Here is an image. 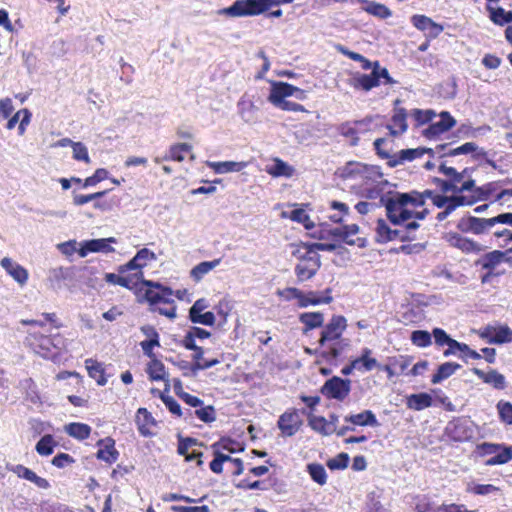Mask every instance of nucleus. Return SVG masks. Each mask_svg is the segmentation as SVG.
Listing matches in <instances>:
<instances>
[{
	"instance_id": "1",
	"label": "nucleus",
	"mask_w": 512,
	"mask_h": 512,
	"mask_svg": "<svg viewBox=\"0 0 512 512\" xmlns=\"http://www.w3.org/2000/svg\"><path fill=\"white\" fill-rule=\"evenodd\" d=\"M391 196H382L381 205L385 207L386 217L395 226H402L406 221L412 219L408 205L421 207L424 200L418 191L394 192Z\"/></svg>"
},
{
	"instance_id": "2",
	"label": "nucleus",
	"mask_w": 512,
	"mask_h": 512,
	"mask_svg": "<svg viewBox=\"0 0 512 512\" xmlns=\"http://www.w3.org/2000/svg\"><path fill=\"white\" fill-rule=\"evenodd\" d=\"M294 0H236L229 7L218 13L229 17L256 16L268 11L273 6L292 3Z\"/></svg>"
},
{
	"instance_id": "3",
	"label": "nucleus",
	"mask_w": 512,
	"mask_h": 512,
	"mask_svg": "<svg viewBox=\"0 0 512 512\" xmlns=\"http://www.w3.org/2000/svg\"><path fill=\"white\" fill-rule=\"evenodd\" d=\"M396 83L397 81L390 76L389 71L385 67L377 68L369 74L356 73L352 78V86L355 89L363 90L365 92H368L381 84L393 85Z\"/></svg>"
},
{
	"instance_id": "4",
	"label": "nucleus",
	"mask_w": 512,
	"mask_h": 512,
	"mask_svg": "<svg viewBox=\"0 0 512 512\" xmlns=\"http://www.w3.org/2000/svg\"><path fill=\"white\" fill-rule=\"evenodd\" d=\"M141 284L146 287L141 297L144 301L148 302L150 306H154L159 303H174L171 299L174 291L170 287L164 286L159 282L145 279L141 281Z\"/></svg>"
},
{
	"instance_id": "5",
	"label": "nucleus",
	"mask_w": 512,
	"mask_h": 512,
	"mask_svg": "<svg viewBox=\"0 0 512 512\" xmlns=\"http://www.w3.org/2000/svg\"><path fill=\"white\" fill-rule=\"evenodd\" d=\"M351 391V380L332 376L320 388V393L327 399L343 401Z\"/></svg>"
},
{
	"instance_id": "6",
	"label": "nucleus",
	"mask_w": 512,
	"mask_h": 512,
	"mask_svg": "<svg viewBox=\"0 0 512 512\" xmlns=\"http://www.w3.org/2000/svg\"><path fill=\"white\" fill-rule=\"evenodd\" d=\"M375 233V241L380 244L394 240L407 242L415 239V237L408 235L407 231H404V229H392L382 218H379L376 222Z\"/></svg>"
},
{
	"instance_id": "7",
	"label": "nucleus",
	"mask_w": 512,
	"mask_h": 512,
	"mask_svg": "<svg viewBox=\"0 0 512 512\" xmlns=\"http://www.w3.org/2000/svg\"><path fill=\"white\" fill-rule=\"evenodd\" d=\"M347 327V320L342 315H333L330 321L324 326L321 331L319 344L324 346L326 342L338 340Z\"/></svg>"
},
{
	"instance_id": "8",
	"label": "nucleus",
	"mask_w": 512,
	"mask_h": 512,
	"mask_svg": "<svg viewBox=\"0 0 512 512\" xmlns=\"http://www.w3.org/2000/svg\"><path fill=\"white\" fill-rule=\"evenodd\" d=\"M412 25L423 32L426 38L435 39L444 30L441 24L434 22L430 17L421 14H415L410 19Z\"/></svg>"
},
{
	"instance_id": "9",
	"label": "nucleus",
	"mask_w": 512,
	"mask_h": 512,
	"mask_svg": "<svg viewBox=\"0 0 512 512\" xmlns=\"http://www.w3.org/2000/svg\"><path fill=\"white\" fill-rule=\"evenodd\" d=\"M302 419L296 410L286 411L280 415L277 427L285 437L294 436L302 426Z\"/></svg>"
},
{
	"instance_id": "10",
	"label": "nucleus",
	"mask_w": 512,
	"mask_h": 512,
	"mask_svg": "<svg viewBox=\"0 0 512 512\" xmlns=\"http://www.w3.org/2000/svg\"><path fill=\"white\" fill-rule=\"evenodd\" d=\"M439 117V121L430 123L429 126L423 130L422 134L424 137L428 139L435 138L449 131L456 125L455 118L448 111L440 112Z\"/></svg>"
},
{
	"instance_id": "11",
	"label": "nucleus",
	"mask_w": 512,
	"mask_h": 512,
	"mask_svg": "<svg viewBox=\"0 0 512 512\" xmlns=\"http://www.w3.org/2000/svg\"><path fill=\"white\" fill-rule=\"evenodd\" d=\"M457 229L462 233H473L480 235L485 233L490 227L489 219L478 218L475 216H466L457 223Z\"/></svg>"
},
{
	"instance_id": "12",
	"label": "nucleus",
	"mask_w": 512,
	"mask_h": 512,
	"mask_svg": "<svg viewBox=\"0 0 512 512\" xmlns=\"http://www.w3.org/2000/svg\"><path fill=\"white\" fill-rule=\"evenodd\" d=\"M447 429L455 441H466L473 437V422L466 418H457L449 422Z\"/></svg>"
},
{
	"instance_id": "13",
	"label": "nucleus",
	"mask_w": 512,
	"mask_h": 512,
	"mask_svg": "<svg viewBox=\"0 0 512 512\" xmlns=\"http://www.w3.org/2000/svg\"><path fill=\"white\" fill-rule=\"evenodd\" d=\"M156 260V255L153 251L148 248H142L135 256L130 259L127 263L120 265L118 267V272L120 274L126 273L131 270H141L143 267L147 265L148 261Z\"/></svg>"
},
{
	"instance_id": "14",
	"label": "nucleus",
	"mask_w": 512,
	"mask_h": 512,
	"mask_svg": "<svg viewBox=\"0 0 512 512\" xmlns=\"http://www.w3.org/2000/svg\"><path fill=\"white\" fill-rule=\"evenodd\" d=\"M332 289L326 288L322 292L308 291L302 292L301 297L298 300V306L300 308H306L308 306H316L320 304H329L333 301L331 296Z\"/></svg>"
},
{
	"instance_id": "15",
	"label": "nucleus",
	"mask_w": 512,
	"mask_h": 512,
	"mask_svg": "<svg viewBox=\"0 0 512 512\" xmlns=\"http://www.w3.org/2000/svg\"><path fill=\"white\" fill-rule=\"evenodd\" d=\"M446 241L450 246L455 247L464 253H478L483 250V247L479 243L455 232H449L446 235Z\"/></svg>"
},
{
	"instance_id": "16",
	"label": "nucleus",
	"mask_w": 512,
	"mask_h": 512,
	"mask_svg": "<svg viewBox=\"0 0 512 512\" xmlns=\"http://www.w3.org/2000/svg\"><path fill=\"white\" fill-rule=\"evenodd\" d=\"M508 253H512V247L506 251L493 250L491 252L485 253L475 262V265L480 266L483 270H494L502 262L509 261V259H506V255Z\"/></svg>"
},
{
	"instance_id": "17",
	"label": "nucleus",
	"mask_w": 512,
	"mask_h": 512,
	"mask_svg": "<svg viewBox=\"0 0 512 512\" xmlns=\"http://www.w3.org/2000/svg\"><path fill=\"white\" fill-rule=\"evenodd\" d=\"M432 152V148H409L403 149L399 151L397 154L391 155L389 161H387V165L390 168H394L398 165L404 164L406 161H413L416 158L422 157L426 152Z\"/></svg>"
},
{
	"instance_id": "18",
	"label": "nucleus",
	"mask_w": 512,
	"mask_h": 512,
	"mask_svg": "<svg viewBox=\"0 0 512 512\" xmlns=\"http://www.w3.org/2000/svg\"><path fill=\"white\" fill-rule=\"evenodd\" d=\"M7 469L13 473H15L19 478L25 479L34 483L38 488L41 489H49L50 483L40 476H38L34 471L25 467L22 464L17 465H8Z\"/></svg>"
},
{
	"instance_id": "19",
	"label": "nucleus",
	"mask_w": 512,
	"mask_h": 512,
	"mask_svg": "<svg viewBox=\"0 0 512 512\" xmlns=\"http://www.w3.org/2000/svg\"><path fill=\"white\" fill-rule=\"evenodd\" d=\"M472 372L484 383L491 385L496 390H504L507 387L505 376L495 369H489L487 372H484L474 367Z\"/></svg>"
},
{
	"instance_id": "20",
	"label": "nucleus",
	"mask_w": 512,
	"mask_h": 512,
	"mask_svg": "<svg viewBox=\"0 0 512 512\" xmlns=\"http://www.w3.org/2000/svg\"><path fill=\"white\" fill-rule=\"evenodd\" d=\"M99 449L96 458L108 464L115 463L119 457V452L115 449V441L111 437L100 439L97 442Z\"/></svg>"
},
{
	"instance_id": "21",
	"label": "nucleus",
	"mask_w": 512,
	"mask_h": 512,
	"mask_svg": "<svg viewBox=\"0 0 512 512\" xmlns=\"http://www.w3.org/2000/svg\"><path fill=\"white\" fill-rule=\"evenodd\" d=\"M140 330L146 336V339L140 343L144 355L149 358L155 357L153 349L154 347L160 346L159 334L157 330L151 325H144L140 328Z\"/></svg>"
},
{
	"instance_id": "22",
	"label": "nucleus",
	"mask_w": 512,
	"mask_h": 512,
	"mask_svg": "<svg viewBox=\"0 0 512 512\" xmlns=\"http://www.w3.org/2000/svg\"><path fill=\"white\" fill-rule=\"evenodd\" d=\"M1 267L21 286L28 280V271L9 257H5L0 262Z\"/></svg>"
},
{
	"instance_id": "23",
	"label": "nucleus",
	"mask_w": 512,
	"mask_h": 512,
	"mask_svg": "<svg viewBox=\"0 0 512 512\" xmlns=\"http://www.w3.org/2000/svg\"><path fill=\"white\" fill-rule=\"evenodd\" d=\"M294 91V86L287 82H272L268 101L273 105L286 100L291 97Z\"/></svg>"
},
{
	"instance_id": "24",
	"label": "nucleus",
	"mask_w": 512,
	"mask_h": 512,
	"mask_svg": "<svg viewBox=\"0 0 512 512\" xmlns=\"http://www.w3.org/2000/svg\"><path fill=\"white\" fill-rule=\"evenodd\" d=\"M321 257H314L312 263H297L294 268V273L298 282H304L312 279L320 269Z\"/></svg>"
},
{
	"instance_id": "25",
	"label": "nucleus",
	"mask_w": 512,
	"mask_h": 512,
	"mask_svg": "<svg viewBox=\"0 0 512 512\" xmlns=\"http://www.w3.org/2000/svg\"><path fill=\"white\" fill-rule=\"evenodd\" d=\"M313 242H299L297 244H291V247L294 248L292 251V256L299 260V263H312L314 261V257H320V255L316 252L315 248H312Z\"/></svg>"
},
{
	"instance_id": "26",
	"label": "nucleus",
	"mask_w": 512,
	"mask_h": 512,
	"mask_svg": "<svg viewBox=\"0 0 512 512\" xmlns=\"http://www.w3.org/2000/svg\"><path fill=\"white\" fill-rule=\"evenodd\" d=\"M151 361L148 363L146 372L149 375V378L152 381H164L165 382V391L170 390V384L168 379V374L166 373L164 364L156 359L155 357L150 358Z\"/></svg>"
},
{
	"instance_id": "27",
	"label": "nucleus",
	"mask_w": 512,
	"mask_h": 512,
	"mask_svg": "<svg viewBox=\"0 0 512 512\" xmlns=\"http://www.w3.org/2000/svg\"><path fill=\"white\" fill-rule=\"evenodd\" d=\"M299 321L304 325L303 334H307L310 330L323 327L324 314L321 312H304L299 315Z\"/></svg>"
},
{
	"instance_id": "28",
	"label": "nucleus",
	"mask_w": 512,
	"mask_h": 512,
	"mask_svg": "<svg viewBox=\"0 0 512 512\" xmlns=\"http://www.w3.org/2000/svg\"><path fill=\"white\" fill-rule=\"evenodd\" d=\"M344 420L346 422H349L353 425L358 426H370V427H377L379 426V422L376 418V415L371 410H364L361 413L358 414H351L345 416Z\"/></svg>"
},
{
	"instance_id": "29",
	"label": "nucleus",
	"mask_w": 512,
	"mask_h": 512,
	"mask_svg": "<svg viewBox=\"0 0 512 512\" xmlns=\"http://www.w3.org/2000/svg\"><path fill=\"white\" fill-rule=\"evenodd\" d=\"M364 6L362 10L379 19H387L392 16V11L384 4L369 0H356Z\"/></svg>"
},
{
	"instance_id": "30",
	"label": "nucleus",
	"mask_w": 512,
	"mask_h": 512,
	"mask_svg": "<svg viewBox=\"0 0 512 512\" xmlns=\"http://www.w3.org/2000/svg\"><path fill=\"white\" fill-rule=\"evenodd\" d=\"M433 404L432 396L426 392L411 394L407 397L406 405L409 409L421 411Z\"/></svg>"
},
{
	"instance_id": "31",
	"label": "nucleus",
	"mask_w": 512,
	"mask_h": 512,
	"mask_svg": "<svg viewBox=\"0 0 512 512\" xmlns=\"http://www.w3.org/2000/svg\"><path fill=\"white\" fill-rule=\"evenodd\" d=\"M494 334L489 336L488 330L482 333V338H487L488 343L490 344H504L512 342V329H510L507 325L499 326L495 328Z\"/></svg>"
},
{
	"instance_id": "32",
	"label": "nucleus",
	"mask_w": 512,
	"mask_h": 512,
	"mask_svg": "<svg viewBox=\"0 0 512 512\" xmlns=\"http://www.w3.org/2000/svg\"><path fill=\"white\" fill-rule=\"evenodd\" d=\"M461 368V365L455 362H445L438 366L435 374H433L431 378L432 384H439L445 379L452 376L458 369Z\"/></svg>"
},
{
	"instance_id": "33",
	"label": "nucleus",
	"mask_w": 512,
	"mask_h": 512,
	"mask_svg": "<svg viewBox=\"0 0 512 512\" xmlns=\"http://www.w3.org/2000/svg\"><path fill=\"white\" fill-rule=\"evenodd\" d=\"M486 10L489 13L490 20L499 26L512 23V11H506L502 7H493L491 5L486 6Z\"/></svg>"
},
{
	"instance_id": "34",
	"label": "nucleus",
	"mask_w": 512,
	"mask_h": 512,
	"mask_svg": "<svg viewBox=\"0 0 512 512\" xmlns=\"http://www.w3.org/2000/svg\"><path fill=\"white\" fill-rule=\"evenodd\" d=\"M136 423L138 426L139 433L144 437H148L151 436L152 433L147 428V425H155L156 421L152 414L146 408H139L137 410Z\"/></svg>"
},
{
	"instance_id": "35",
	"label": "nucleus",
	"mask_w": 512,
	"mask_h": 512,
	"mask_svg": "<svg viewBox=\"0 0 512 512\" xmlns=\"http://www.w3.org/2000/svg\"><path fill=\"white\" fill-rule=\"evenodd\" d=\"M367 169V164L349 161L340 169V176L344 179H355L358 176L363 177V173Z\"/></svg>"
},
{
	"instance_id": "36",
	"label": "nucleus",
	"mask_w": 512,
	"mask_h": 512,
	"mask_svg": "<svg viewBox=\"0 0 512 512\" xmlns=\"http://www.w3.org/2000/svg\"><path fill=\"white\" fill-rule=\"evenodd\" d=\"M238 113L240 117L245 121L246 123H254L257 120V107L254 105L253 102L247 101L242 97L238 104Z\"/></svg>"
},
{
	"instance_id": "37",
	"label": "nucleus",
	"mask_w": 512,
	"mask_h": 512,
	"mask_svg": "<svg viewBox=\"0 0 512 512\" xmlns=\"http://www.w3.org/2000/svg\"><path fill=\"white\" fill-rule=\"evenodd\" d=\"M64 429L69 436L77 440H85L91 434V427L84 423L72 422L65 425Z\"/></svg>"
},
{
	"instance_id": "38",
	"label": "nucleus",
	"mask_w": 512,
	"mask_h": 512,
	"mask_svg": "<svg viewBox=\"0 0 512 512\" xmlns=\"http://www.w3.org/2000/svg\"><path fill=\"white\" fill-rule=\"evenodd\" d=\"M208 166L217 174H225L241 171L246 166V163L235 161L209 162Z\"/></svg>"
},
{
	"instance_id": "39",
	"label": "nucleus",
	"mask_w": 512,
	"mask_h": 512,
	"mask_svg": "<svg viewBox=\"0 0 512 512\" xmlns=\"http://www.w3.org/2000/svg\"><path fill=\"white\" fill-rule=\"evenodd\" d=\"M221 262V259H215L213 261H203L197 264L190 271L191 278L198 282L200 281L206 274H208L211 270L217 267Z\"/></svg>"
},
{
	"instance_id": "40",
	"label": "nucleus",
	"mask_w": 512,
	"mask_h": 512,
	"mask_svg": "<svg viewBox=\"0 0 512 512\" xmlns=\"http://www.w3.org/2000/svg\"><path fill=\"white\" fill-rule=\"evenodd\" d=\"M85 364L89 376L96 380L98 385L104 386L107 383V379L105 378V371L102 364L93 359H87Z\"/></svg>"
},
{
	"instance_id": "41",
	"label": "nucleus",
	"mask_w": 512,
	"mask_h": 512,
	"mask_svg": "<svg viewBox=\"0 0 512 512\" xmlns=\"http://www.w3.org/2000/svg\"><path fill=\"white\" fill-rule=\"evenodd\" d=\"M90 249H92V253H112L115 249L111 246V244L117 243V239L114 237L108 238H98V239H90Z\"/></svg>"
},
{
	"instance_id": "42",
	"label": "nucleus",
	"mask_w": 512,
	"mask_h": 512,
	"mask_svg": "<svg viewBox=\"0 0 512 512\" xmlns=\"http://www.w3.org/2000/svg\"><path fill=\"white\" fill-rule=\"evenodd\" d=\"M30 337H31V339H33L31 344L35 348L39 349L37 352L39 354H41L43 357H48V353L53 348V346H52L53 342L51 340V335L47 336V335H42V334H30Z\"/></svg>"
},
{
	"instance_id": "43",
	"label": "nucleus",
	"mask_w": 512,
	"mask_h": 512,
	"mask_svg": "<svg viewBox=\"0 0 512 512\" xmlns=\"http://www.w3.org/2000/svg\"><path fill=\"white\" fill-rule=\"evenodd\" d=\"M294 168L285 161L276 158L273 164L269 167L268 173L274 177H291Z\"/></svg>"
},
{
	"instance_id": "44",
	"label": "nucleus",
	"mask_w": 512,
	"mask_h": 512,
	"mask_svg": "<svg viewBox=\"0 0 512 512\" xmlns=\"http://www.w3.org/2000/svg\"><path fill=\"white\" fill-rule=\"evenodd\" d=\"M56 442L51 434H45L35 446V450L41 456H49L53 453Z\"/></svg>"
},
{
	"instance_id": "45",
	"label": "nucleus",
	"mask_w": 512,
	"mask_h": 512,
	"mask_svg": "<svg viewBox=\"0 0 512 512\" xmlns=\"http://www.w3.org/2000/svg\"><path fill=\"white\" fill-rule=\"evenodd\" d=\"M500 182L494 181L489 182L483 186H479L475 189V195H473L475 202L486 201L490 196L498 190Z\"/></svg>"
},
{
	"instance_id": "46",
	"label": "nucleus",
	"mask_w": 512,
	"mask_h": 512,
	"mask_svg": "<svg viewBox=\"0 0 512 512\" xmlns=\"http://www.w3.org/2000/svg\"><path fill=\"white\" fill-rule=\"evenodd\" d=\"M307 472L311 479L319 485L327 482V473L323 465L319 463H310L307 465Z\"/></svg>"
},
{
	"instance_id": "47",
	"label": "nucleus",
	"mask_w": 512,
	"mask_h": 512,
	"mask_svg": "<svg viewBox=\"0 0 512 512\" xmlns=\"http://www.w3.org/2000/svg\"><path fill=\"white\" fill-rule=\"evenodd\" d=\"M500 450L488 459L485 464L488 466L503 465L512 460V447L503 445Z\"/></svg>"
},
{
	"instance_id": "48",
	"label": "nucleus",
	"mask_w": 512,
	"mask_h": 512,
	"mask_svg": "<svg viewBox=\"0 0 512 512\" xmlns=\"http://www.w3.org/2000/svg\"><path fill=\"white\" fill-rule=\"evenodd\" d=\"M192 149L191 145L187 143H179L170 147L169 155L165 156L163 160H174L181 162L185 158V154L190 152Z\"/></svg>"
},
{
	"instance_id": "49",
	"label": "nucleus",
	"mask_w": 512,
	"mask_h": 512,
	"mask_svg": "<svg viewBox=\"0 0 512 512\" xmlns=\"http://www.w3.org/2000/svg\"><path fill=\"white\" fill-rule=\"evenodd\" d=\"M410 116L416 121V127L430 123L436 116V112L432 109L422 110L415 108L411 110Z\"/></svg>"
},
{
	"instance_id": "50",
	"label": "nucleus",
	"mask_w": 512,
	"mask_h": 512,
	"mask_svg": "<svg viewBox=\"0 0 512 512\" xmlns=\"http://www.w3.org/2000/svg\"><path fill=\"white\" fill-rule=\"evenodd\" d=\"M309 426L316 432L323 436H328L334 433V429L328 428L327 420L323 416L309 417Z\"/></svg>"
},
{
	"instance_id": "51",
	"label": "nucleus",
	"mask_w": 512,
	"mask_h": 512,
	"mask_svg": "<svg viewBox=\"0 0 512 512\" xmlns=\"http://www.w3.org/2000/svg\"><path fill=\"white\" fill-rule=\"evenodd\" d=\"M410 340L414 345L425 348L432 344V335L426 330H415L411 333Z\"/></svg>"
},
{
	"instance_id": "52",
	"label": "nucleus",
	"mask_w": 512,
	"mask_h": 512,
	"mask_svg": "<svg viewBox=\"0 0 512 512\" xmlns=\"http://www.w3.org/2000/svg\"><path fill=\"white\" fill-rule=\"evenodd\" d=\"M217 447H221L223 450H226L230 453H236L238 451H243L244 448L241 447V444L236 440L230 437H221L219 441L215 442L212 445V448L216 450Z\"/></svg>"
},
{
	"instance_id": "53",
	"label": "nucleus",
	"mask_w": 512,
	"mask_h": 512,
	"mask_svg": "<svg viewBox=\"0 0 512 512\" xmlns=\"http://www.w3.org/2000/svg\"><path fill=\"white\" fill-rule=\"evenodd\" d=\"M108 192H109V189L95 192L92 194H87V195L77 194V193L73 192V204L76 206L85 205L90 201H96L98 199L103 198Z\"/></svg>"
},
{
	"instance_id": "54",
	"label": "nucleus",
	"mask_w": 512,
	"mask_h": 512,
	"mask_svg": "<svg viewBox=\"0 0 512 512\" xmlns=\"http://www.w3.org/2000/svg\"><path fill=\"white\" fill-rule=\"evenodd\" d=\"M167 391L159 392V397L162 402L165 404L166 408L177 417H181L183 415V411L181 409L180 404L171 396L166 394Z\"/></svg>"
},
{
	"instance_id": "55",
	"label": "nucleus",
	"mask_w": 512,
	"mask_h": 512,
	"mask_svg": "<svg viewBox=\"0 0 512 512\" xmlns=\"http://www.w3.org/2000/svg\"><path fill=\"white\" fill-rule=\"evenodd\" d=\"M290 219L295 222L301 223L307 230H311L315 226V224L311 221L309 215L303 209L300 208L291 211Z\"/></svg>"
},
{
	"instance_id": "56",
	"label": "nucleus",
	"mask_w": 512,
	"mask_h": 512,
	"mask_svg": "<svg viewBox=\"0 0 512 512\" xmlns=\"http://www.w3.org/2000/svg\"><path fill=\"white\" fill-rule=\"evenodd\" d=\"M349 460V455L345 452H341L334 458L329 459L326 465L330 470H343L347 468Z\"/></svg>"
},
{
	"instance_id": "57",
	"label": "nucleus",
	"mask_w": 512,
	"mask_h": 512,
	"mask_svg": "<svg viewBox=\"0 0 512 512\" xmlns=\"http://www.w3.org/2000/svg\"><path fill=\"white\" fill-rule=\"evenodd\" d=\"M178 447L177 452L179 455H186L188 453V449L192 446H203V443L199 442L196 438L192 437H183L181 434H178Z\"/></svg>"
},
{
	"instance_id": "58",
	"label": "nucleus",
	"mask_w": 512,
	"mask_h": 512,
	"mask_svg": "<svg viewBox=\"0 0 512 512\" xmlns=\"http://www.w3.org/2000/svg\"><path fill=\"white\" fill-rule=\"evenodd\" d=\"M189 320L194 324H202L205 326H213L215 324V315L211 311L199 312L198 314L189 315Z\"/></svg>"
},
{
	"instance_id": "59",
	"label": "nucleus",
	"mask_w": 512,
	"mask_h": 512,
	"mask_svg": "<svg viewBox=\"0 0 512 512\" xmlns=\"http://www.w3.org/2000/svg\"><path fill=\"white\" fill-rule=\"evenodd\" d=\"M407 111L405 108H402V107H395L394 108V114L392 116V121L395 125L399 126L400 128V133H405L408 129V124H407Z\"/></svg>"
},
{
	"instance_id": "60",
	"label": "nucleus",
	"mask_w": 512,
	"mask_h": 512,
	"mask_svg": "<svg viewBox=\"0 0 512 512\" xmlns=\"http://www.w3.org/2000/svg\"><path fill=\"white\" fill-rule=\"evenodd\" d=\"M194 414L198 419H200L204 423H211L216 420L215 408L212 405L204 407L202 405L195 410Z\"/></svg>"
},
{
	"instance_id": "61",
	"label": "nucleus",
	"mask_w": 512,
	"mask_h": 512,
	"mask_svg": "<svg viewBox=\"0 0 512 512\" xmlns=\"http://www.w3.org/2000/svg\"><path fill=\"white\" fill-rule=\"evenodd\" d=\"M109 178V172L105 168H98L93 175L83 181V188L95 186L99 182Z\"/></svg>"
},
{
	"instance_id": "62",
	"label": "nucleus",
	"mask_w": 512,
	"mask_h": 512,
	"mask_svg": "<svg viewBox=\"0 0 512 512\" xmlns=\"http://www.w3.org/2000/svg\"><path fill=\"white\" fill-rule=\"evenodd\" d=\"M497 410L502 422L512 424V404L510 402L503 400L499 401L497 404Z\"/></svg>"
},
{
	"instance_id": "63",
	"label": "nucleus",
	"mask_w": 512,
	"mask_h": 512,
	"mask_svg": "<svg viewBox=\"0 0 512 512\" xmlns=\"http://www.w3.org/2000/svg\"><path fill=\"white\" fill-rule=\"evenodd\" d=\"M450 202L455 210L458 207L471 206L476 203L473 195H464L463 193H453Z\"/></svg>"
},
{
	"instance_id": "64",
	"label": "nucleus",
	"mask_w": 512,
	"mask_h": 512,
	"mask_svg": "<svg viewBox=\"0 0 512 512\" xmlns=\"http://www.w3.org/2000/svg\"><path fill=\"white\" fill-rule=\"evenodd\" d=\"M68 276L67 269L63 267H57L49 270L48 279L52 284V287H60V284Z\"/></svg>"
}]
</instances>
